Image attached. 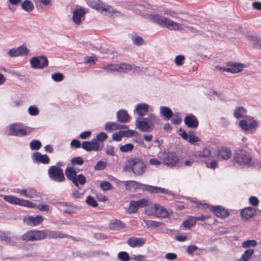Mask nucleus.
I'll return each mask as SVG.
<instances>
[{
	"label": "nucleus",
	"mask_w": 261,
	"mask_h": 261,
	"mask_svg": "<svg viewBox=\"0 0 261 261\" xmlns=\"http://www.w3.org/2000/svg\"><path fill=\"white\" fill-rule=\"evenodd\" d=\"M65 237H67V234L61 231L50 230L49 229L43 230L33 229L29 230L23 234L20 239L24 241L33 242L43 240L46 238L49 239H63L65 238Z\"/></svg>",
	"instance_id": "obj_1"
},
{
	"label": "nucleus",
	"mask_w": 261,
	"mask_h": 261,
	"mask_svg": "<svg viewBox=\"0 0 261 261\" xmlns=\"http://www.w3.org/2000/svg\"><path fill=\"white\" fill-rule=\"evenodd\" d=\"M158 122V119L154 114H150L148 117L142 119L138 118L136 121L137 128L142 132H150L154 126V124Z\"/></svg>",
	"instance_id": "obj_2"
},
{
	"label": "nucleus",
	"mask_w": 261,
	"mask_h": 261,
	"mask_svg": "<svg viewBox=\"0 0 261 261\" xmlns=\"http://www.w3.org/2000/svg\"><path fill=\"white\" fill-rule=\"evenodd\" d=\"M87 4L93 9L105 12V14L108 16H111L117 12V11L114 10L112 6L108 5L100 0H87Z\"/></svg>",
	"instance_id": "obj_3"
},
{
	"label": "nucleus",
	"mask_w": 261,
	"mask_h": 261,
	"mask_svg": "<svg viewBox=\"0 0 261 261\" xmlns=\"http://www.w3.org/2000/svg\"><path fill=\"white\" fill-rule=\"evenodd\" d=\"M128 163L131 166L132 171L136 175H142L146 170V165L139 158H132L129 160Z\"/></svg>",
	"instance_id": "obj_4"
},
{
	"label": "nucleus",
	"mask_w": 261,
	"mask_h": 261,
	"mask_svg": "<svg viewBox=\"0 0 261 261\" xmlns=\"http://www.w3.org/2000/svg\"><path fill=\"white\" fill-rule=\"evenodd\" d=\"M48 175L51 180L56 182H62L66 179L63 170L57 166H52L49 168Z\"/></svg>",
	"instance_id": "obj_5"
},
{
	"label": "nucleus",
	"mask_w": 261,
	"mask_h": 261,
	"mask_svg": "<svg viewBox=\"0 0 261 261\" xmlns=\"http://www.w3.org/2000/svg\"><path fill=\"white\" fill-rule=\"evenodd\" d=\"M233 158L234 161L240 165L248 164L252 160L251 155L243 149L238 150L234 155Z\"/></svg>",
	"instance_id": "obj_6"
},
{
	"label": "nucleus",
	"mask_w": 261,
	"mask_h": 261,
	"mask_svg": "<svg viewBox=\"0 0 261 261\" xmlns=\"http://www.w3.org/2000/svg\"><path fill=\"white\" fill-rule=\"evenodd\" d=\"M3 199L10 203L21 206H26L30 208L35 207V204L28 200L21 199L16 197L10 195H4Z\"/></svg>",
	"instance_id": "obj_7"
},
{
	"label": "nucleus",
	"mask_w": 261,
	"mask_h": 261,
	"mask_svg": "<svg viewBox=\"0 0 261 261\" xmlns=\"http://www.w3.org/2000/svg\"><path fill=\"white\" fill-rule=\"evenodd\" d=\"M227 67H220L217 66L216 68L220 71H225L231 73H236L241 72L244 67V65L237 62H227Z\"/></svg>",
	"instance_id": "obj_8"
},
{
	"label": "nucleus",
	"mask_w": 261,
	"mask_h": 261,
	"mask_svg": "<svg viewBox=\"0 0 261 261\" xmlns=\"http://www.w3.org/2000/svg\"><path fill=\"white\" fill-rule=\"evenodd\" d=\"M30 64L33 68L43 69L48 66V61L45 56H40L32 58Z\"/></svg>",
	"instance_id": "obj_9"
},
{
	"label": "nucleus",
	"mask_w": 261,
	"mask_h": 261,
	"mask_svg": "<svg viewBox=\"0 0 261 261\" xmlns=\"http://www.w3.org/2000/svg\"><path fill=\"white\" fill-rule=\"evenodd\" d=\"M164 163L168 166H175L178 161L177 156L172 152H164L162 154Z\"/></svg>",
	"instance_id": "obj_10"
},
{
	"label": "nucleus",
	"mask_w": 261,
	"mask_h": 261,
	"mask_svg": "<svg viewBox=\"0 0 261 261\" xmlns=\"http://www.w3.org/2000/svg\"><path fill=\"white\" fill-rule=\"evenodd\" d=\"M82 148L87 151H98L101 150L100 143L97 142L93 139L91 141H84L82 144Z\"/></svg>",
	"instance_id": "obj_11"
},
{
	"label": "nucleus",
	"mask_w": 261,
	"mask_h": 261,
	"mask_svg": "<svg viewBox=\"0 0 261 261\" xmlns=\"http://www.w3.org/2000/svg\"><path fill=\"white\" fill-rule=\"evenodd\" d=\"M145 243V239L135 237H130L127 240V244L132 248L142 247Z\"/></svg>",
	"instance_id": "obj_12"
},
{
	"label": "nucleus",
	"mask_w": 261,
	"mask_h": 261,
	"mask_svg": "<svg viewBox=\"0 0 261 261\" xmlns=\"http://www.w3.org/2000/svg\"><path fill=\"white\" fill-rule=\"evenodd\" d=\"M10 133L8 134L11 136H24L27 134V132L21 128L17 124H12L9 126Z\"/></svg>",
	"instance_id": "obj_13"
},
{
	"label": "nucleus",
	"mask_w": 261,
	"mask_h": 261,
	"mask_svg": "<svg viewBox=\"0 0 261 261\" xmlns=\"http://www.w3.org/2000/svg\"><path fill=\"white\" fill-rule=\"evenodd\" d=\"M185 124L189 128H196L198 126V121L195 116L189 114L184 118Z\"/></svg>",
	"instance_id": "obj_14"
},
{
	"label": "nucleus",
	"mask_w": 261,
	"mask_h": 261,
	"mask_svg": "<svg viewBox=\"0 0 261 261\" xmlns=\"http://www.w3.org/2000/svg\"><path fill=\"white\" fill-rule=\"evenodd\" d=\"M85 11L83 9H76L73 13L72 20L76 24H80L85 18Z\"/></svg>",
	"instance_id": "obj_15"
},
{
	"label": "nucleus",
	"mask_w": 261,
	"mask_h": 261,
	"mask_svg": "<svg viewBox=\"0 0 261 261\" xmlns=\"http://www.w3.org/2000/svg\"><path fill=\"white\" fill-rule=\"evenodd\" d=\"M256 214L257 211L252 207H245L241 211V216L246 220L253 217Z\"/></svg>",
	"instance_id": "obj_16"
},
{
	"label": "nucleus",
	"mask_w": 261,
	"mask_h": 261,
	"mask_svg": "<svg viewBox=\"0 0 261 261\" xmlns=\"http://www.w3.org/2000/svg\"><path fill=\"white\" fill-rule=\"evenodd\" d=\"M210 210L218 217L225 218L229 215V213L221 206H211Z\"/></svg>",
	"instance_id": "obj_17"
},
{
	"label": "nucleus",
	"mask_w": 261,
	"mask_h": 261,
	"mask_svg": "<svg viewBox=\"0 0 261 261\" xmlns=\"http://www.w3.org/2000/svg\"><path fill=\"white\" fill-rule=\"evenodd\" d=\"M154 213L158 217L166 218L168 216V212L164 207L154 204Z\"/></svg>",
	"instance_id": "obj_18"
},
{
	"label": "nucleus",
	"mask_w": 261,
	"mask_h": 261,
	"mask_svg": "<svg viewBox=\"0 0 261 261\" xmlns=\"http://www.w3.org/2000/svg\"><path fill=\"white\" fill-rule=\"evenodd\" d=\"M43 220V218L40 215L29 216L27 219V223L29 225L37 226L41 224Z\"/></svg>",
	"instance_id": "obj_19"
},
{
	"label": "nucleus",
	"mask_w": 261,
	"mask_h": 261,
	"mask_svg": "<svg viewBox=\"0 0 261 261\" xmlns=\"http://www.w3.org/2000/svg\"><path fill=\"white\" fill-rule=\"evenodd\" d=\"M33 160L34 162H40L43 164H48L49 162V158L46 154H41L39 152H36L33 154Z\"/></svg>",
	"instance_id": "obj_20"
},
{
	"label": "nucleus",
	"mask_w": 261,
	"mask_h": 261,
	"mask_svg": "<svg viewBox=\"0 0 261 261\" xmlns=\"http://www.w3.org/2000/svg\"><path fill=\"white\" fill-rule=\"evenodd\" d=\"M117 118L118 121L123 123L128 122L130 119L127 111L124 110H119L117 112Z\"/></svg>",
	"instance_id": "obj_21"
},
{
	"label": "nucleus",
	"mask_w": 261,
	"mask_h": 261,
	"mask_svg": "<svg viewBox=\"0 0 261 261\" xmlns=\"http://www.w3.org/2000/svg\"><path fill=\"white\" fill-rule=\"evenodd\" d=\"M218 156L224 160H228L231 156V150L227 147H222L218 150Z\"/></svg>",
	"instance_id": "obj_22"
},
{
	"label": "nucleus",
	"mask_w": 261,
	"mask_h": 261,
	"mask_svg": "<svg viewBox=\"0 0 261 261\" xmlns=\"http://www.w3.org/2000/svg\"><path fill=\"white\" fill-rule=\"evenodd\" d=\"M149 18L152 21L162 27L165 25V23L166 22L167 19L166 17L156 14L150 15Z\"/></svg>",
	"instance_id": "obj_23"
},
{
	"label": "nucleus",
	"mask_w": 261,
	"mask_h": 261,
	"mask_svg": "<svg viewBox=\"0 0 261 261\" xmlns=\"http://www.w3.org/2000/svg\"><path fill=\"white\" fill-rule=\"evenodd\" d=\"M116 71L119 72L126 73L133 69L132 64H127L126 63L116 64Z\"/></svg>",
	"instance_id": "obj_24"
},
{
	"label": "nucleus",
	"mask_w": 261,
	"mask_h": 261,
	"mask_svg": "<svg viewBox=\"0 0 261 261\" xmlns=\"http://www.w3.org/2000/svg\"><path fill=\"white\" fill-rule=\"evenodd\" d=\"M148 110V106L146 103H140L137 105L135 112L140 116H144Z\"/></svg>",
	"instance_id": "obj_25"
},
{
	"label": "nucleus",
	"mask_w": 261,
	"mask_h": 261,
	"mask_svg": "<svg viewBox=\"0 0 261 261\" xmlns=\"http://www.w3.org/2000/svg\"><path fill=\"white\" fill-rule=\"evenodd\" d=\"M110 228L113 230L122 229L124 227V224L119 220H112L109 224Z\"/></svg>",
	"instance_id": "obj_26"
},
{
	"label": "nucleus",
	"mask_w": 261,
	"mask_h": 261,
	"mask_svg": "<svg viewBox=\"0 0 261 261\" xmlns=\"http://www.w3.org/2000/svg\"><path fill=\"white\" fill-rule=\"evenodd\" d=\"M71 181L76 187H78L79 185L83 186L85 184L86 182V178L83 174H79V175L76 174L75 177L73 178Z\"/></svg>",
	"instance_id": "obj_27"
},
{
	"label": "nucleus",
	"mask_w": 261,
	"mask_h": 261,
	"mask_svg": "<svg viewBox=\"0 0 261 261\" xmlns=\"http://www.w3.org/2000/svg\"><path fill=\"white\" fill-rule=\"evenodd\" d=\"M160 113L166 120H169L173 115L172 110L168 107L162 106L160 109Z\"/></svg>",
	"instance_id": "obj_28"
},
{
	"label": "nucleus",
	"mask_w": 261,
	"mask_h": 261,
	"mask_svg": "<svg viewBox=\"0 0 261 261\" xmlns=\"http://www.w3.org/2000/svg\"><path fill=\"white\" fill-rule=\"evenodd\" d=\"M164 27L171 30H178L179 29L180 25L178 23L167 18Z\"/></svg>",
	"instance_id": "obj_29"
},
{
	"label": "nucleus",
	"mask_w": 261,
	"mask_h": 261,
	"mask_svg": "<svg viewBox=\"0 0 261 261\" xmlns=\"http://www.w3.org/2000/svg\"><path fill=\"white\" fill-rule=\"evenodd\" d=\"M21 7L25 12H31L34 9V5L30 0H25L21 3Z\"/></svg>",
	"instance_id": "obj_30"
},
{
	"label": "nucleus",
	"mask_w": 261,
	"mask_h": 261,
	"mask_svg": "<svg viewBox=\"0 0 261 261\" xmlns=\"http://www.w3.org/2000/svg\"><path fill=\"white\" fill-rule=\"evenodd\" d=\"M68 164L65 171L67 178L69 180H72L77 174L76 170L72 167L69 166Z\"/></svg>",
	"instance_id": "obj_31"
},
{
	"label": "nucleus",
	"mask_w": 261,
	"mask_h": 261,
	"mask_svg": "<svg viewBox=\"0 0 261 261\" xmlns=\"http://www.w3.org/2000/svg\"><path fill=\"white\" fill-rule=\"evenodd\" d=\"M211 154V152L210 150L206 147L202 148L201 150L196 152L195 154L196 157L203 159H206L208 158Z\"/></svg>",
	"instance_id": "obj_32"
},
{
	"label": "nucleus",
	"mask_w": 261,
	"mask_h": 261,
	"mask_svg": "<svg viewBox=\"0 0 261 261\" xmlns=\"http://www.w3.org/2000/svg\"><path fill=\"white\" fill-rule=\"evenodd\" d=\"M142 185L145 186L146 187L145 189L151 193H164L167 191V190L160 187L144 185Z\"/></svg>",
	"instance_id": "obj_33"
},
{
	"label": "nucleus",
	"mask_w": 261,
	"mask_h": 261,
	"mask_svg": "<svg viewBox=\"0 0 261 261\" xmlns=\"http://www.w3.org/2000/svg\"><path fill=\"white\" fill-rule=\"evenodd\" d=\"M130 38L133 43L136 45H142L145 43L143 38L141 36H138L135 33H133L130 35Z\"/></svg>",
	"instance_id": "obj_34"
},
{
	"label": "nucleus",
	"mask_w": 261,
	"mask_h": 261,
	"mask_svg": "<svg viewBox=\"0 0 261 261\" xmlns=\"http://www.w3.org/2000/svg\"><path fill=\"white\" fill-rule=\"evenodd\" d=\"M28 191V197L31 199H34L36 201H39L41 198V193L37 192L36 190L32 188H29Z\"/></svg>",
	"instance_id": "obj_35"
},
{
	"label": "nucleus",
	"mask_w": 261,
	"mask_h": 261,
	"mask_svg": "<svg viewBox=\"0 0 261 261\" xmlns=\"http://www.w3.org/2000/svg\"><path fill=\"white\" fill-rule=\"evenodd\" d=\"M246 113V109L243 107H239L237 108L233 113L234 116L238 119L241 117H244Z\"/></svg>",
	"instance_id": "obj_36"
},
{
	"label": "nucleus",
	"mask_w": 261,
	"mask_h": 261,
	"mask_svg": "<svg viewBox=\"0 0 261 261\" xmlns=\"http://www.w3.org/2000/svg\"><path fill=\"white\" fill-rule=\"evenodd\" d=\"M0 238L2 241H5L6 244L12 245V246H15L16 245V243L13 240H12V239L11 237H8L7 235V233L5 232H3L1 233L0 234Z\"/></svg>",
	"instance_id": "obj_37"
},
{
	"label": "nucleus",
	"mask_w": 261,
	"mask_h": 261,
	"mask_svg": "<svg viewBox=\"0 0 261 261\" xmlns=\"http://www.w3.org/2000/svg\"><path fill=\"white\" fill-rule=\"evenodd\" d=\"M247 38L249 40L252 42L254 47L261 49V39L253 35H248Z\"/></svg>",
	"instance_id": "obj_38"
},
{
	"label": "nucleus",
	"mask_w": 261,
	"mask_h": 261,
	"mask_svg": "<svg viewBox=\"0 0 261 261\" xmlns=\"http://www.w3.org/2000/svg\"><path fill=\"white\" fill-rule=\"evenodd\" d=\"M196 224L195 219H194V217H190L187 220H185L182 223V225L187 229H190L191 227L194 226Z\"/></svg>",
	"instance_id": "obj_39"
},
{
	"label": "nucleus",
	"mask_w": 261,
	"mask_h": 261,
	"mask_svg": "<svg viewBox=\"0 0 261 261\" xmlns=\"http://www.w3.org/2000/svg\"><path fill=\"white\" fill-rule=\"evenodd\" d=\"M253 253L254 250L252 249H248L246 250L242 255L239 261H248Z\"/></svg>",
	"instance_id": "obj_40"
},
{
	"label": "nucleus",
	"mask_w": 261,
	"mask_h": 261,
	"mask_svg": "<svg viewBox=\"0 0 261 261\" xmlns=\"http://www.w3.org/2000/svg\"><path fill=\"white\" fill-rule=\"evenodd\" d=\"M117 258L121 261H129L130 259L128 253L125 251H121L118 253Z\"/></svg>",
	"instance_id": "obj_41"
},
{
	"label": "nucleus",
	"mask_w": 261,
	"mask_h": 261,
	"mask_svg": "<svg viewBox=\"0 0 261 261\" xmlns=\"http://www.w3.org/2000/svg\"><path fill=\"white\" fill-rule=\"evenodd\" d=\"M256 245L257 242L255 240H254L245 241L242 243V246L244 248H247L250 247H254Z\"/></svg>",
	"instance_id": "obj_42"
},
{
	"label": "nucleus",
	"mask_w": 261,
	"mask_h": 261,
	"mask_svg": "<svg viewBox=\"0 0 261 261\" xmlns=\"http://www.w3.org/2000/svg\"><path fill=\"white\" fill-rule=\"evenodd\" d=\"M139 207L136 204V201H131L129 203V205L128 208V212L130 214L136 213L138 210Z\"/></svg>",
	"instance_id": "obj_43"
},
{
	"label": "nucleus",
	"mask_w": 261,
	"mask_h": 261,
	"mask_svg": "<svg viewBox=\"0 0 261 261\" xmlns=\"http://www.w3.org/2000/svg\"><path fill=\"white\" fill-rule=\"evenodd\" d=\"M108 135L103 132H100L97 134L95 138H93L97 142H103L107 140Z\"/></svg>",
	"instance_id": "obj_44"
},
{
	"label": "nucleus",
	"mask_w": 261,
	"mask_h": 261,
	"mask_svg": "<svg viewBox=\"0 0 261 261\" xmlns=\"http://www.w3.org/2000/svg\"><path fill=\"white\" fill-rule=\"evenodd\" d=\"M41 143L37 140L32 141L30 144V148L32 150H38L41 148Z\"/></svg>",
	"instance_id": "obj_45"
},
{
	"label": "nucleus",
	"mask_w": 261,
	"mask_h": 261,
	"mask_svg": "<svg viewBox=\"0 0 261 261\" xmlns=\"http://www.w3.org/2000/svg\"><path fill=\"white\" fill-rule=\"evenodd\" d=\"M134 146L131 143H127L120 147L119 149L121 152H127L133 149Z\"/></svg>",
	"instance_id": "obj_46"
},
{
	"label": "nucleus",
	"mask_w": 261,
	"mask_h": 261,
	"mask_svg": "<svg viewBox=\"0 0 261 261\" xmlns=\"http://www.w3.org/2000/svg\"><path fill=\"white\" fill-rule=\"evenodd\" d=\"M116 64H110L101 68V69L106 70L109 73H113L116 71Z\"/></svg>",
	"instance_id": "obj_47"
},
{
	"label": "nucleus",
	"mask_w": 261,
	"mask_h": 261,
	"mask_svg": "<svg viewBox=\"0 0 261 261\" xmlns=\"http://www.w3.org/2000/svg\"><path fill=\"white\" fill-rule=\"evenodd\" d=\"M87 204L92 207H97L98 203L96 200H95L92 196H88L86 199Z\"/></svg>",
	"instance_id": "obj_48"
},
{
	"label": "nucleus",
	"mask_w": 261,
	"mask_h": 261,
	"mask_svg": "<svg viewBox=\"0 0 261 261\" xmlns=\"http://www.w3.org/2000/svg\"><path fill=\"white\" fill-rule=\"evenodd\" d=\"M51 78L54 81L59 82L63 80L64 75L61 73L57 72L51 74Z\"/></svg>",
	"instance_id": "obj_49"
},
{
	"label": "nucleus",
	"mask_w": 261,
	"mask_h": 261,
	"mask_svg": "<svg viewBox=\"0 0 261 261\" xmlns=\"http://www.w3.org/2000/svg\"><path fill=\"white\" fill-rule=\"evenodd\" d=\"M185 57L184 55H178L175 57L174 62L176 65L180 66L184 64Z\"/></svg>",
	"instance_id": "obj_50"
},
{
	"label": "nucleus",
	"mask_w": 261,
	"mask_h": 261,
	"mask_svg": "<svg viewBox=\"0 0 261 261\" xmlns=\"http://www.w3.org/2000/svg\"><path fill=\"white\" fill-rule=\"evenodd\" d=\"M17 51L19 56L27 55L28 54L29 50L24 46H21L17 48Z\"/></svg>",
	"instance_id": "obj_51"
},
{
	"label": "nucleus",
	"mask_w": 261,
	"mask_h": 261,
	"mask_svg": "<svg viewBox=\"0 0 261 261\" xmlns=\"http://www.w3.org/2000/svg\"><path fill=\"white\" fill-rule=\"evenodd\" d=\"M71 163L72 165H82L84 164V160L81 157L77 156L72 158L71 160Z\"/></svg>",
	"instance_id": "obj_52"
},
{
	"label": "nucleus",
	"mask_w": 261,
	"mask_h": 261,
	"mask_svg": "<svg viewBox=\"0 0 261 261\" xmlns=\"http://www.w3.org/2000/svg\"><path fill=\"white\" fill-rule=\"evenodd\" d=\"M29 113L32 116H36L38 114L39 110L37 107L31 106L28 109Z\"/></svg>",
	"instance_id": "obj_53"
},
{
	"label": "nucleus",
	"mask_w": 261,
	"mask_h": 261,
	"mask_svg": "<svg viewBox=\"0 0 261 261\" xmlns=\"http://www.w3.org/2000/svg\"><path fill=\"white\" fill-rule=\"evenodd\" d=\"M107 166V163L103 161H98L94 167L96 170H101L104 169Z\"/></svg>",
	"instance_id": "obj_54"
},
{
	"label": "nucleus",
	"mask_w": 261,
	"mask_h": 261,
	"mask_svg": "<svg viewBox=\"0 0 261 261\" xmlns=\"http://www.w3.org/2000/svg\"><path fill=\"white\" fill-rule=\"evenodd\" d=\"M136 204L138 207H143L148 205V201L146 199H142L138 201H136Z\"/></svg>",
	"instance_id": "obj_55"
},
{
	"label": "nucleus",
	"mask_w": 261,
	"mask_h": 261,
	"mask_svg": "<svg viewBox=\"0 0 261 261\" xmlns=\"http://www.w3.org/2000/svg\"><path fill=\"white\" fill-rule=\"evenodd\" d=\"M122 132L121 130H119L118 132H116L113 134L112 138L114 140L116 141H120L121 140L122 138L123 137L122 134Z\"/></svg>",
	"instance_id": "obj_56"
},
{
	"label": "nucleus",
	"mask_w": 261,
	"mask_h": 261,
	"mask_svg": "<svg viewBox=\"0 0 261 261\" xmlns=\"http://www.w3.org/2000/svg\"><path fill=\"white\" fill-rule=\"evenodd\" d=\"M101 188L106 191L111 189V184L109 181H105L100 184Z\"/></svg>",
	"instance_id": "obj_57"
},
{
	"label": "nucleus",
	"mask_w": 261,
	"mask_h": 261,
	"mask_svg": "<svg viewBox=\"0 0 261 261\" xmlns=\"http://www.w3.org/2000/svg\"><path fill=\"white\" fill-rule=\"evenodd\" d=\"M250 203L254 206H257L259 203V200L255 196H251L249 198Z\"/></svg>",
	"instance_id": "obj_58"
},
{
	"label": "nucleus",
	"mask_w": 261,
	"mask_h": 261,
	"mask_svg": "<svg viewBox=\"0 0 261 261\" xmlns=\"http://www.w3.org/2000/svg\"><path fill=\"white\" fill-rule=\"evenodd\" d=\"M37 208L41 211L47 212L49 211V206L47 204H39L37 206Z\"/></svg>",
	"instance_id": "obj_59"
},
{
	"label": "nucleus",
	"mask_w": 261,
	"mask_h": 261,
	"mask_svg": "<svg viewBox=\"0 0 261 261\" xmlns=\"http://www.w3.org/2000/svg\"><path fill=\"white\" fill-rule=\"evenodd\" d=\"M189 142L191 143H194L199 141V138L194 134H190L188 137Z\"/></svg>",
	"instance_id": "obj_60"
},
{
	"label": "nucleus",
	"mask_w": 261,
	"mask_h": 261,
	"mask_svg": "<svg viewBox=\"0 0 261 261\" xmlns=\"http://www.w3.org/2000/svg\"><path fill=\"white\" fill-rule=\"evenodd\" d=\"M258 126V123L256 121L253 120L250 123H248L247 130H250L253 128L255 129Z\"/></svg>",
	"instance_id": "obj_61"
},
{
	"label": "nucleus",
	"mask_w": 261,
	"mask_h": 261,
	"mask_svg": "<svg viewBox=\"0 0 261 261\" xmlns=\"http://www.w3.org/2000/svg\"><path fill=\"white\" fill-rule=\"evenodd\" d=\"M198 249V247L196 245H190L188 247L187 252L189 254H192L194 251H196Z\"/></svg>",
	"instance_id": "obj_62"
},
{
	"label": "nucleus",
	"mask_w": 261,
	"mask_h": 261,
	"mask_svg": "<svg viewBox=\"0 0 261 261\" xmlns=\"http://www.w3.org/2000/svg\"><path fill=\"white\" fill-rule=\"evenodd\" d=\"M122 132V134L123 137H129L134 135L135 131L128 129L127 130H121Z\"/></svg>",
	"instance_id": "obj_63"
},
{
	"label": "nucleus",
	"mask_w": 261,
	"mask_h": 261,
	"mask_svg": "<svg viewBox=\"0 0 261 261\" xmlns=\"http://www.w3.org/2000/svg\"><path fill=\"white\" fill-rule=\"evenodd\" d=\"M70 145L76 148H80L81 146L82 147L80 141L76 139L72 140L70 143Z\"/></svg>",
	"instance_id": "obj_64"
}]
</instances>
